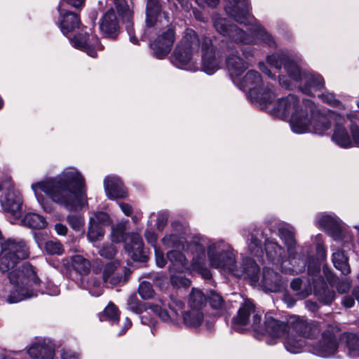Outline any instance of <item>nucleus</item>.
Segmentation results:
<instances>
[{
	"instance_id": "1",
	"label": "nucleus",
	"mask_w": 359,
	"mask_h": 359,
	"mask_svg": "<svg viewBox=\"0 0 359 359\" xmlns=\"http://www.w3.org/2000/svg\"><path fill=\"white\" fill-rule=\"evenodd\" d=\"M36 197L43 210L50 213L51 203L39 191L44 192L53 202L70 211L81 209L86 200L85 180L74 168L64 170L60 175L32 185Z\"/></svg>"
},
{
	"instance_id": "2",
	"label": "nucleus",
	"mask_w": 359,
	"mask_h": 359,
	"mask_svg": "<svg viewBox=\"0 0 359 359\" xmlns=\"http://www.w3.org/2000/svg\"><path fill=\"white\" fill-rule=\"evenodd\" d=\"M201 51L202 68L208 74H212L219 69L222 61L224 49L217 47L215 37L199 36L191 28H187L182 39L177 43L172 54L171 61L174 65L182 68L188 65L195 54Z\"/></svg>"
},
{
	"instance_id": "3",
	"label": "nucleus",
	"mask_w": 359,
	"mask_h": 359,
	"mask_svg": "<svg viewBox=\"0 0 359 359\" xmlns=\"http://www.w3.org/2000/svg\"><path fill=\"white\" fill-rule=\"evenodd\" d=\"M267 63L278 70L284 68L290 78L295 81H304L299 86L301 91L309 96H313L311 90H321L325 88V81L321 75L315 72H302L300 68L301 58L296 55L285 53H276L268 55Z\"/></svg>"
},
{
	"instance_id": "4",
	"label": "nucleus",
	"mask_w": 359,
	"mask_h": 359,
	"mask_svg": "<svg viewBox=\"0 0 359 359\" xmlns=\"http://www.w3.org/2000/svg\"><path fill=\"white\" fill-rule=\"evenodd\" d=\"M241 85L248 90V96L251 100L258 102L262 107H266L275 98L273 86L269 83L266 88H263L262 76L256 70H249L243 78Z\"/></svg>"
},
{
	"instance_id": "5",
	"label": "nucleus",
	"mask_w": 359,
	"mask_h": 359,
	"mask_svg": "<svg viewBox=\"0 0 359 359\" xmlns=\"http://www.w3.org/2000/svg\"><path fill=\"white\" fill-rule=\"evenodd\" d=\"M303 104L309 109L311 116V133L323 135L331 128L332 123H335L337 120H343L341 116L333 111H320L311 100H303Z\"/></svg>"
},
{
	"instance_id": "6",
	"label": "nucleus",
	"mask_w": 359,
	"mask_h": 359,
	"mask_svg": "<svg viewBox=\"0 0 359 359\" xmlns=\"http://www.w3.org/2000/svg\"><path fill=\"white\" fill-rule=\"evenodd\" d=\"M251 327L257 334H268L274 338L283 337L289 332L288 322L276 319L269 313L265 314L263 322L260 314H255Z\"/></svg>"
},
{
	"instance_id": "7",
	"label": "nucleus",
	"mask_w": 359,
	"mask_h": 359,
	"mask_svg": "<svg viewBox=\"0 0 359 359\" xmlns=\"http://www.w3.org/2000/svg\"><path fill=\"white\" fill-rule=\"evenodd\" d=\"M208 257L212 266L230 272L236 271V262L233 250L228 244L221 242L208 249Z\"/></svg>"
},
{
	"instance_id": "8",
	"label": "nucleus",
	"mask_w": 359,
	"mask_h": 359,
	"mask_svg": "<svg viewBox=\"0 0 359 359\" xmlns=\"http://www.w3.org/2000/svg\"><path fill=\"white\" fill-rule=\"evenodd\" d=\"M222 46L224 55L228 53L226 57V67L231 76H241L249 67V62L241 57L235 45L227 41L221 40V43L217 47Z\"/></svg>"
},
{
	"instance_id": "9",
	"label": "nucleus",
	"mask_w": 359,
	"mask_h": 359,
	"mask_svg": "<svg viewBox=\"0 0 359 359\" xmlns=\"http://www.w3.org/2000/svg\"><path fill=\"white\" fill-rule=\"evenodd\" d=\"M176 39L175 27L170 25L163 28L157 37L150 43L153 55L163 59L171 51Z\"/></svg>"
},
{
	"instance_id": "10",
	"label": "nucleus",
	"mask_w": 359,
	"mask_h": 359,
	"mask_svg": "<svg viewBox=\"0 0 359 359\" xmlns=\"http://www.w3.org/2000/svg\"><path fill=\"white\" fill-rule=\"evenodd\" d=\"M214 27L217 32L230 39V43H250L252 41V37L249 34L226 18H215Z\"/></svg>"
},
{
	"instance_id": "11",
	"label": "nucleus",
	"mask_w": 359,
	"mask_h": 359,
	"mask_svg": "<svg viewBox=\"0 0 359 359\" xmlns=\"http://www.w3.org/2000/svg\"><path fill=\"white\" fill-rule=\"evenodd\" d=\"M184 303L182 300L175 297L170 296V300L168 303L169 311L163 309L158 305H152L151 310L156 314L163 321L170 323L173 325H178L181 319V315H183V309Z\"/></svg>"
},
{
	"instance_id": "12",
	"label": "nucleus",
	"mask_w": 359,
	"mask_h": 359,
	"mask_svg": "<svg viewBox=\"0 0 359 359\" xmlns=\"http://www.w3.org/2000/svg\"><path fill=\"white\" fill-rule=\"evenodd\" d=\"M313 353L321 357L334 355L338 349L339 343L334 327H330L322 333V337L312 345Z\"/></svg>"
},
{
	"instance_id": "13",
	"label": "nucleus",
	"mask_w": 359,
	"mask_h": 359,
	"mask_svg": "<svg viewBox=\"0 0 359 359\" xmlns=\"http://www.w3.org/2000/svg\"><path fill=\"white\" fill-rule=\"evenodd\" d=\"M289 332L290 330L302 338L313 339L318 335L320 329L316 322L299 316L291 317L288 320Z\"/></svg>"
},
{
	"instance_id": "14",
	"label": "nucleus",
	"mask_w": 359,
	"mask_h": 359,
	"mask_svg": "<svg viewBox=\"0 0 359 359\" xmlns=\"http://www.w3.org/2000/svg\"><path fill=\"white\" fill-rule=\"evenodd\" d=\"M116 9L125 25L126 29L130 36V40L134 44L137 43V39L135 36L133 27V10L131 0H114Z\"/></svg>"
},
{
	"instance_id": "15",
	"label": "nucleus",
	"mask_w": 359,
	"mask_h": 359,
	"mask_svg": "<svg viewBox=\"0 0 359 359\" xmlns=\"http://www.w3.org/2000/svg\"><path fill=\"white\" fill-rule=\"evenodd\" d=\"M72 45L92 57H97V49L102 50L103 46L100 43L97 36L95 34H78L71 39Z\"/></svg>"
},
{
	"instance_id": "16",
	"label": "nucleus",
	"mask_w": 359,
	"mask_h": 359,
	"mask_svg": "<svg viewBox=\"0 0 359 359\" xmlns=\"http://www.w3.org/2000/svg\"><path fill=\"white\" fill-rule=\"evenodd\" d=\"M228 1L229 4L225 8L227 14L240 24L250 23L251 15L249 0H228Z\"/></svg>"
},
{
	"instance_id": "17",
	"label": "nucleus",
	"mask_w": 359,
	"mask_h": 359,
	"mask_svg": "<svg viewBox=\"0 0 359 359\" xmlns=\"http://www.w3.org/2000/svg\"><path fill=\"white\" fill-rule=\"evenodd\" d=\"M298 97L292 94L279 99L273 109L272 114L281 119L292 116V114L298 111L299 107Z\"/></svg>"
},
{
	"instance_id": "18",
	"label": "nucleus",
	"mask_w": 359,
	"mask_h": 359,
	"mask_svg": "<svg viewBox=\"0 0 359 359\" xmlns=\"http://www.w3.org/2000/svg\"><path fill=\"white\" fill-rule=\"evenodd\" d=\"M58 11L60 15L57 24L64 35L67 36L80 27L81 21L79 13L60 7Z\"/></svg>"
},
{
	"instance_id": "19",
	"label": "nucleus",
	"mask_w": 359,
	"mask_h": 359,
	"mask_svg": "<svg viewBox=\"0 0 359 359\" xmlns=\"http://www.w3.org/2000/svg\"><path fill=\"white\" fill-rule=\"evenodd\" d=\"M255 314H259L256 311L255 305L252 301L246 299L241 304L237 315L232 318L231 327L240 332L242 327L250 323V316L252 315V318Z\"/></svg>"
},
{
	"instance_id": "20",
	"label": "nucleus",
	"mask_w": 359,
	"mask_h": 359,
	"mask_svg": "<svg viewBox=\"0 0 359 359\" xmlns=\"http://www.w3.org/2000/svg\"><path fill=\"white\" fill-rule=\"evenodd\" d=\"M102 32L109 38L115 39L120 32L119 20L113 8L108 10L100 22Z\"/></svg>"
},
{
	"instance_id": "21",
	"label": "nucleus",
	"mask_w": 359,
	"mask_h": 359,
	"mask_svg": "<svg viewBox=\"0 0 359 359\" xmlns=\"http://www.w3.org/2000/svg\"><path fill=\"white\" fill-rule=\"evenodd\" d=\"M130 241L125 245V248L131 258L135 262H144L147 257L144 250V243L142 236L137 233L129 235Z\"/></svg>"
},
{
	"instance_id": "22",
	"label": "nucleus",
	"mask_w": 359,
	"mask_h": 359,
	"mask_svg": "<svg viewBox=\"0 0 359 359\" xmlns=\"http://www.w3.org/2000/svg\"><path fill=\"white\" fill-rule=\"evenodd\" d=\"M309 109L305 107V109L301 108L296 113L292 114L290 124L293 132L296 133L310 132L311 128V116L309 117Z\"/></svg>"
},
{
	"instance_id": "23",
	"label": "nucleus",
	"mask_w": 359,
	"mask_h": 359,
	"mask_svg": "<svg viewBox=\"0 0 359 359\" xmlns=\"http://www.w3.org/2000/svg\"><path fill=\"white\" fill-rule=\"evenodd\" d=\"M0 201L5 212L16 218L22 216V199L19 194L13 191H8L0 197Z\"/></svg>"
},
{
	"instance_id": "24",
	"label": "nucleus",
	"mask_w": 359,
	"mask_h": 359,
	"mask_svg": "<svg viewBox=\"0 0 359 359\" xmlns=\"http://www.w3.org/2000/svg\"><path fill=\"white\" fill-rule=\"evenodd\" d=\"M120 262L117 260L107 263L103 269L102 280L106 284H110L115 286L119 284L123 279L122 272L126 271V267H123L121 272H119Z\"/></svg>"
},
{
	"instance_id": "25",
	"label": "nucleus",
	"mask_w": 359,
	"mask_h": 359,
	"mask_svg": "<svg viewBox=\"0 0 359 359\" xmlns=\"http://www.w3.org/2000/svg\"><path fill=\"white\" fill-rule=\"evenodd\" d=\"M104 189L110 199L123 198L127 191L121 180L116 177H107L104 181Z\"/></svg>"
},
{
	"instance_id": "26",
	"label": "nucleus",
	"mask_w": 359,
	"mask_h": 359,
	"mask_svg": "<svg viewBox=\"0 0 359 359\" xmlns=\"http://www.w3.org/2000/svg\"><path fill=\"white\" fill-rule=\"evenodd\" d=\"M27 353L34 359H53L55 350L51 345L43 341L32 344Z\"/></svg>"
},
{
	"instance_id": "27",
	"label": "nucleus",
	"mask_w": 359,
	"mask_h": 359,
	"mask_svg": "<svg viewBox=\"0 0 359 359\" xmlns=\"http://www.w3.org/2000/svg\"><path fill=\"white\" fill-rule=\"evenodd\" d=\"M145 24L147 28L156 25L157 19L161 13L162 5L161 0H147Z\"/></svg>"
},
{
	"instance_id": "28",
	"label": "nucleus",
	"mask_w": 359,
	"mask_h": 359,
	"mask_svg": "<svg viewBox=\"0 0 359 359\" xmlns=\"http://www.w3.org/2000/svg\"><path fill=\"white\" fill-rule=\"evenodd\" d=\"M278 235L287 247L288 256L291 259H295L297 254V242L294 238V232L292 229L286 227L278 229Z\"/></svg>"
},
{
	"instance_id": "29",
	"label": "nucleus",
	"mask_w": 359,
	"mask_h": 359,
	"mask_svg": "<svg viewBox=\"0 0 359 359\" xmlns=\"http://www.w3.org/2000/svg\"><path fill=\"white\" fill-rule=\"evenodd\" d=\"M264 246L266 256L272 263L278 262L285 255L284 248L273 239L266 238Z\"/></svg>"
},
{
	"instance_id": "30",
	"label": "nucleus",
	"mask_w": 359,
	"mask_h": 359,
	"mask_svg": "<svg viewBox=\"0 0 359 359\" xmlns=\"http://www.w3.org/2000/svg\"><path fill=\"white\" fill-rule=\"evenodd\" d=\"M260 269L256 262L250 257H245L242 264V276H245L251 281L257 283L259 280Z\"/></svg>"
},
{
	"instance_id": "31",
	"label": "nucleus",
	"mask_w": 359,
	"mask_h": 359,
	"mask_svg": "<svg viewBox=\"0 0 359 359\" xmlns=\"http://www.w3.org/2000/svg\"><path fill=\"white\" fill-rule=\"evenodd\" d=\"M188 304L193 311H203L207 304L206 295L200 290L192 288L189 294Z\"/></svg>"
},
{
	"instance_id": "32",
	"label": "nucleus",
	"mask_w": 359,
	"mask_h": 359,
	"mask_svg": "<svg viewBox=\"0 0 359 359\" xmlns=\"http://www.w3.org/2000/svg\"><path fill=\"white\" fill-rule=\"evenodd\" d=\"M281 276L279 273L269 268H264L262 273L263 285L271 290H275L279 287Z\"/></svg>"
},
{
	"instance_id": "33",
	"label": "nucleus",
	"mask_w": 359,
	"mask_h": 359,
	"mask_svg": "<svg viewBox=\"0 0 359 359\" xmlns=\"http://www.w3.org/2000/svg\"><path fill=\"white\" fill-rule=\"evenodd\" d=\"M207 302L209 303L212 309L216 311L217 313H223L226 308L225 300L217 292L210 290L207 292Z\"/></svg>"
},
{
	"instance_id": "34",
	"label": "nucleus",
	"mask_w": 359,
	"mask_h": 359,
	"mask_svg": "<svg viewBox=\"0 0 359 359\" xmlns=\"http://www.w3.org/2000/svg\"><path fill=\"white\" fill-rule=\"evenodd\" d=\"M314 294L318 299L325 305L331 304L335 297L334 291L328 288L325 283H323L320 286L315 285Z\"/></svg>"
},
{
	"instance_id": "35",
	"label": "nucleus",
	"mask_w": 359,
	"mask_h": 359,
	"mask_svg": "<svg viewBox=\"0 0 359 359\" xmlns=\"http://www.w3.org/2000/svg\"><path fill=\"white\" fill-rule=\"evenodd\" d=\"M22 222L25 226L36 229H44L47 225L44 217L34 212L27 213L22 219Z\"/></svg>"
},
{
	"instance_id": "36",
	"label": "nucleus",
	"mask_w": 359,
	"mask_h": 359,
	"mask_svg": "<svg viewBox=\"0 0 359 359\" xmlns=\"http://www.w3.org/2000/svg\"><path fill=\"white\" fill-rule=\"evenodd\" d=\"M284 346L292 353H299L305 346V340L298 334H289L284 341Z\"/></svg>"
},
{
	"instance_id": "37",
	"label": "nucleus",
	"mask_w": 359,
	"mask_h": 359,
	"mask_svg": "<svg viewBox=\"0 0 359 359\" xmlns=\"http://www.w3.org/2000/svg\"><path fill=\"white\" fill-rule=\"evenodd\" d=\"M184 325L187 327H197L203 320V312L189 309L182 315Z\"/></svg>"
},
{
	"instance_id": "38",
	"label": "nucleus",
	"mask_w": 359,
	"mask_h": 359,
	"mask_svg": "<svg viewBox=\"0 0 359 359\" xmlns=\"http://www.w3.org/2000/svg\"><path fill=\"white\" fill-rule=\"evenodd\" d=\"M344 337L348 355L351 358H359V334L347 333Z\"/></svg>"
},
{
	"instance_id": "39",
	"label": "nucleus",
	"mask_w": 359,
	"mask_h": 359,
	"mask_svg": "<svg viewBox=\"0 0 359 359\" xmlns=\"http://www.w3.org/2000/svg\"><path fill=\"white\" fill-rule=\"evenodd\" d=\"M319 224L325 229L330 231L333 236H338L341 231L339 222L330 215H323L319 219Z\"/></svg>"
},
{
	"instance_id": "40",
	"label": "nucleus",
	"mask_w": 359,
	"mask_h": 359,
	"mask_svg": "<svg viewBox=\"0 0 359 359\" xmlns=\"http://www.w3.org/2000/svg\"><path fill=\"white\" fill-rule=\"evenodd\" d=\"M332 262L335 268L339 270L344 275H347L350 273L348 259L342 251L337 250L332 254Z\"/></svg>"
},
{
	"instance_id": "41",
	"label": "nucleus",
	"mask_w": 359,
	"mask_h": 359,
	"mask_svg": "<svg viewBox=\"0 0 359 359\" xmlns=\"http://www.w3.org/2000/svg\"><path fill=\"white\" fill-rule=\"evenodd\" d=\"M72 266L80 274H87L90 269L89 261L81 255H75L72 257Z\"/></svg>"
},
{
	"instance_id": "42",
	"label": "nucleus",
	"mask_w": 359,
	"mask_h": 359,
	"mask_svg": "<svg viewBox=\"0 0 359 359\" xmlns=\"http://www.w3.org/2000/svg\"><path fill=\"white\" fill-rule=\"evenodd\" d=\"M36 293L25 287H18L15 292L11 293L8 297L10 303H16L27 298L36 297Z\"/></svg>"
},
{
	"instance_id": "43",
	"label": "nucleus",
	"mask_w": 359,
	"mask_h": 359,
	"mask_svg": "<svg viewBox=\"0 0 359 359\" xmlns=\"http://www.w3.org/2000/svg\"><path fill=\"white\" fill-rule=\"evenodd\" d=\"M104 226L95 224L93 219L89 221V226L88 230V237L91 241H96L101 239L104 234Z\"/></svg>"
},
{
	"instance_id": "44",
	"label": "nucleus",
	"mask_w": 359,
	"mask_h": 359,
	"mask_svg": "<svg viewBox=\"0 0 359 359\" xmlns=\"http://www.w3.org/2000/svg\"><path fill=\"white\" fill-rule=\"evenodd\" d=\"M162 243L169 248L181 250L184 248L182 238L177 234L166 235L162 238Z\"/></svg>"
},
{
	"instance_id": "45",
	"label": "nucleus",
	"mask_w": 359,
	"mask_h": 359,
	"mask_svg": "<svg viewBox=\"0 0 359 359\" xmlns=\"http://www.w3.org/2000/svg\"><path fill=\"white\" fill-rule=\"evenodd\" d=\"M22 273L27 278L29 283L36 286L39 285L41 280L36 276L34 268L29 263L22 265Z\"/></svg>"
},
{
	"instance_id": "46",
	"label": "nucleus",
	"mask_w": 359,
	"mask_h": 359,
	"mask_svg": "<svg viewBox=\"0 0 359 359\" xmlns=\"http://www.w3.org/2000/svg\"><path fill=\"white\" fill-rule=\"evenodd\" d=\"M168 259L175 265L185 266L186 257L180 250L175 249L167 252Z\"/></svg>"
},
{
	"instance_id": "47",
	"label": "nucleus",
	"mask_w": 359,
	"mask_h": 359,
	"mask_svg": "<svg viewBox=\"0 0 359 359\" xmlns=\"http://www.w3.org/2000/svg\"><path fill=\"white\" fill-rule=\"evenodd\" d=\"M248 248L251 255L255 257L262 255L263 250L262 248V242L252 233H251L250 243L248 245Z\"/></svg>"
},
{
	"instance_id": "48",
	"label": "nucleus",
	"mask_w": 359,
	"mask_h": 359,
	"mask_svg": "<svg viewBox=\"0 0 359 359\" xmlns=\"http://www.w3.org/2000/svg\"><path fill=\"white\" fill-rule=\"evenodd\" d=\"M104 316L108 320L111 321L113 323H118L119 321L118 309L112 303L109 304L105 308L104 310Z\"/></svg>"
},
{
	"instance_id": "49",
	"label": "nucleus",
	"mask_w": 359,
	"mask_h": 359,
	"mask_svg": "<svg viewBox=\"0 0 359 359\" xmlns=\"http://www.w3.org/2000/svg\"><path fill=\"white\" fill-rule=\"evenodd\" d=\"M138 292L140 297L144 299L152 298L154 294L152 285L147 281H143L140 284Z\"/></svg>"
},
{
	"instance_id": "50",
	"label": "nucleus",
	"mask_w": 359,
	"mask_h": 359,
	"mask_svg": "<svg viewBox=\"0 0 359 359\" xmlns=\"http://www.w3.org/2000/svg\"><path fill=\"white\" fill-rule=\"evenodd\" d=\"M302 280L299 278L293 279L290 283V287L300 298L304 299L309 295V292L302 289Z\"/></svg>"
},
{
	"instance_id": "51",
	"label": "nucleus",
	"mask_w": 359,
	"mask_h": 359,
	"mask_svg": "<svg viewBox=\"0 0 359 359\" xmlns=\"http://www.w3.org/2000/svg\"><path fill=\"white\" fill-rule=\"evenodd\" d=\"M90 219H93V222L102 226H109L111 224L109 215L104 212H97L94 213L93 217H91Z\"/></svg>"
},
{
	"instance_id": "52",
	"label": "nucleus",
	"mask_w": 359,
	"mask_h": 359,
	"mask_svg": "<svg viewBox=\"0 0 359 359\" xmlns=\"http://www.w3.org/2000/svg\"><path fill=\"white\" fill-rule=\"evenodd\" d=\"M70 226L76 231H80L84 225V219L80 215H70L67 217Z\"/></svg>"
},
{
	"instance_id": "53",
	"label": "nucleus",
	"mask_w": 359,
	"mask_h": 359,
	"mask_svg": "<svg viewBox=\"0 0 359 359\" xmlns=\"http://www.w3.org/2000/svg\"><path fill=\"white\" fill-rule=\"evenodd\" d=\"M45 249L50 255H61L64 251L63 246L60 243L53 241L46 243Z\"/></svg>"
},
{
	"instance_id": "54",
	"label": "nucleus",
	"mask_w": 359,
	"mask_h": 359,
	"mask_svg": "<svg viewBox=\"0 0 359 359\" xmlns=\"http://www.w3.org/2000/svg\"><path fill=\"white\" fill-rule=\"evenodd\" d=\"M170 282L173 286L177 287H188L191 285V281L181 275H172Z\"/></svg>"
},
{
	"instance_id": "55",
	"label": "nucleus",
	"mask_w": 359,
	"mask_h": 359,
	"mask_svg": "<svg viewBox=\"0 0 359 359\" xmlns=\"http://www.w3.org/2000/svg\"><path fill=\"white\" fill-rule=\"evenodd\" d=\"M330 283L331 285L336 287L339 293L346 292L351 287V284L347 280H339L338 278L330 279Z\"/></svg>"
},
{
	"instance_id": "56",
	"label": "nucleus",
	"mask_w": 359,
	"mask_h": 359,
	"mask_svg": "<svg viewBox=\"0 0 359 359\" xmlns=\"http://www.w3.org/2000/svg\"><path fill=\"white\" fill-rule=\"evenodd\" d=\"M99 253L101 257L111 259L115 256L116 250L111 244H104L100 249Z\"/></svg>"
},
{
	"instance_id": "57",
	"label": "nucleus",
	"mask_w": 359,
	"mask_h": 359,
	"mask_svg": "<svg viewBox=\"0 0 359 359\" xmlns=\"http://www.w3.org/2000/svg\"><path fill=\"white\" fill-rule=\"evenodd\" d=\"M253 32L269 46H271L273 43L271 36L263 27H257L253 29Z\"/></svg>"
},
{
	"instance_id": "58",
	"label": "nucleus",
	"mask_w": 359,
	"mask_h": 359,
	"mask_svg": "<svg viewBox=\"0 0 359 359\" xmlns=\"http://www.w3.org/2000/svg\"><path fill=\"white\" fill-rule=\"evenodd\" d=\"M128 306L130 311L136 313H141L143 311V306L135 294L130 296L128 300Z\"/></svg>"
},
{
	"instance_id": "59",
	"label": "nucleus",
	"mask_w": 359,
	"mask_h": 359,
	"mask_svg": "<svg viewBox=\"0 0 359 359\" xmlns=\"http://www.w3.org/2000/svg\"><path fill=\"white\" fill-rule=\"evenodd\" d=\"M320 271V266L318 263L312 261L308 264V273L310 276H316Z\"/></svg>"
},
{
	"instance_id": "60",
	"label": "nucleus",
	"mask_w": 359,
	"mask_h": 359,
	"mask_svg": "<svg viewBox=\"0 0 359 359\" xmlns=\"http://www.w3.org/2000/svg\"><path fill=\"white\" fill-rule=\"evenodd\" d=\"M144 236L147 241L151 244L152 246H155L157 241V237L156 233L150 230H146L144 233Z\"/></svg>"
},
{
	"instance_id": "61",
	"label": "nucleus",
	"mask_w": 359,
	"mask_h": 359,
	"mask_svg": "<svg viewBox=\"0 0 359 359\" xmlns=\"http://www.w3.org/2000/svg\"><path fill=\"white\" fill-rule=\"evenodd\" d=\"M168 222V216L165 214H162L161 215H158L157 219V229L159 231H162Z\"/></svg>"
},
{
	"instance_id": "62",
	"label": "nucleus",
	"mask_w": 359,
	"mask_h": 359,
	"mask_svg": "<svg viewBox=\"0 0 359 359\" xmlns=\"http://www.w3.org/2000/svg\"><path fill=\"white\" fill-rule=\"evenodd\" d=\"M325 102L330 104L331 105H335L338 102L334 95L332 93L322 94L319 96Z\"/></svg>"
},
{
	"instance_id": "63",
	"label": "nucleus",
	"mask_w": 359,
	"mask_h": 359,
	"mask_svg": "<svg viewBox=\"0 0 359 359\" xmlns=\"http://www.w3.org/2000/svg\"><path fill=\"white\" fill-rule=\"evenodd\" d=\"M355 297L353 295H346L343 297L341 303L346 308H351L355 303Z\"/></svg>"
},
{
	"instance_id": "64",
	"label": "nucleus",
	"mask_w": 359,
	"mask_h": 359,
	"mask_svg": "<svg viewBox=\"0 0 359 359\" xmlns=\"http://www.w3.org/2000/svg\"><path fill=\"white\" fill-rule=\"evenodd\" d=\"M79 354L72 351H63L61 354L62 359H79Z\"/></svg>"
}]
</instances>
